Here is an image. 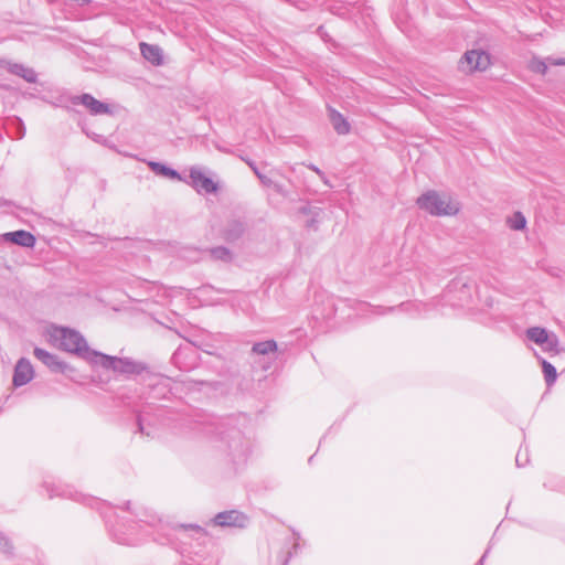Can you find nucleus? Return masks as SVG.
<instances>
[{"label": "nucleus", "mask_w": 565, "mask_h": 565, "mask_svg": "<svg viewBox=\"0 0 565 565\" xmlns=\"http://www.w3.org/2000/svg\"><path fill=\"white\" fill-rule=\"evenodd\" d=\"M41 489L45 491L50 499H72L99 511L106 524L109 526V532L113 539L119 544L137 545L142 541V539L139 537V533H142L143 536L154 535L156 533L158 535L162 534L167 536L168 530H170L169 523L164 522L152 510L142 507H136L132 509V503L130 501L125 502L124 509L129 511L134 518L127 520L121 518L116 520L113 524L110 515L108 514L113 513V508L98 498L77 492L70 487L63 486L51 479H45L41 484ZM177 529L183 531L191 530L195 533L203 532V529L198 524H175L174 526H171V530ZM153 540L159 541V537L153 536Z\"/></svg>", "instance_id": "f257e3e1"}, {"label": "nucleus", "mask_w": 565, "mask_h": 565, "mask_svg": "<svg viewBox=\"0 0 565 565\" xmlns=\"http://www.w3.org/2000/svg\"><path fill=\"white\" fill-rule=\"evenodd\" d=\"M139 384L141 385L140 398L145 401V405L136 414V433L156 438L159 436L160 428L170 426L178 416L172 408L154 403L168 401L173 394L171 379L149 367Z\"/></svg>", "instance_id": "f03ea898"}, {"label": "nucleus", "mask_w": 565, "mask_h": 565, "mask_svg": "<svg viewBox=\"0 0 565 565\" xmlns=\"http://www.w3.org/2000/svg\"><path fill=\"white\" fill-rule=\"evenodd\" d=\"M182 426L186 429L184 433L191 436H215L220 435L225 445L226 460L228 463V473L237 475L242 472L250 455L252 444L248 438L236 427H230V419L222 423H215L204 415L195 418H182Z\"/></svg>", "instance_id": "7ed1b4c3"}, {"label": "nucleus", "mask_w": 565, "mask_h": 565, "mask_svg": "<svg viewBox=\"0 0 565 565\" xmlns=\"http://www.w3.org/2000/svg\"><path fill=\"white\" fill-rule=\"evenodd\" d=\"M52 338L60 350L71 353L90 365L95 360L94 353H98L97 350L88 345L85 337L79 331L71 327L54 326Z\"/></svg>", "instance_id": "20e7f679"}, {"label": "nucleus", "mask_w": 565, "mask_h": 565, "mask_svg": "<svg viewBox=\"0 0 565 565\" xmlns=\"http://www.w3.org/2000/svg\"><path fill=\"white\" fill-rule=\"evenodd\" d=\"M95 360L92 366H100L106 371H111L117 375H122L126 379H136L138 382L141 381L148 369L150 367L147 363L134 360L128 356H116L109 355L98 351L94 353Z\"/></svg>", "instance_id": "39448f33"}, {"label": "nucleus", "mask_w": 565, "mask_h": 565, "mask_svg": "<svg viewBox=\"0 0 565 565\" xmlns=\"http://www.w3.org/2000/svg\"><path fill=\"white\" fill-rule=\"evenodd\" d=\"M416 204L419 210L427 212L433 216H454L460 211L459 203L448 193L436 190H427L422 193Z\"/></svg>", "instance_id": "423d86ee"}, {"label": "nucleus", "mask_w": 565, "mask_h": 565, "mask_svg": "<svg viewBox=\"0 0 565 565\" xmlns=\"http://www.w3.org/2000/svg\"><path fill=\"white\" fill-rule=\"evenodd\" d=\"M525 335L530 341L540 345L542 350L551 356L557 355L562 352L558 337L546 328L530 327L525 330Z\"/></svg>", "instance_id": "0eeeda50"}, {"label": "nucleus", "mask_w": 565, "mask_h": 565, "mask_svg": "<svg viewBox=\"0 0 565 565\" xmlns=\"http://www.w3.org/2000/svg\"><path fill=\"white\" fill-rule=\"evenodd\" d=\"M188 178L186 183L199 194H215L220 190L218 182L214 181L199 167H191Z\"/></svg>", "instance_id": "6e6552de"}, {"label": "nucleus", "mask_w": 565, "mask_h": 565, "mask_svg": "<svg viewBox=\"0 0 565 565\" xmlns=\"http://www.w3.org/2000/svg\"><path fill=\"white\" fill-rule=\"evenodd\" d=\"M33 354L53 373L70 375L71 373L75 372V369L72 365L61 360L56 354L46 351L45 349L35 347Z\"/></svg>", "instance_id": "1a4fd4ad"}, {"label": "nucleus", "mask_w": 565, "mask_h": 565, "mask_svg": "<svg viewBox=\"0 0 565 565\" xmlns=\"http://www.w3.org/2000/svg\"><path fill=\"white\" fill-rule=\"evenodd\" d=\"M248 516L237 510L223 511L211 520V524L220 527L244 529L248 524Z\"/></svg>", "instance_id": "9d476101"}, {"label": "nucleus", "mask_w": 565, "mask_h": 565, "mask_svg": "<svg viewBox=\"0 0 565 565\" xmlns=\"http://www.w3.org/2000/svg\"><path fill=\"white\" fill-rule=\"evenodd\" d=\"M72 105L84 106L90 115L98 116L104 114H111L109 104L96 99L92 94L83 93L81 95H73L70 97Z\"/></svg>", "instance_id": "9b49d317"}, {"label": "nucleus", "mask_w": 565, "mask_h": 565, "mask_svg": "<svg viewBox=\"0 0 565 565\" xmlns=\"http://www.w3.org/2000/svg\"><path fill=\"white\" fill-rule=\"evenodd\" d=\"M460 64L463 71H486L490 65V55L481 50L467 51L462 55Z\"/></svg>", "instance_id": "f8f14e48"}, {"label": "nucleus", "mask_w": 565, "mask_h": 565, "mask_svg": "<svg viewBox=\"0 0 565 565\" xmlns=\"http://www.w3.org/2000/svg\"><path fill=\"white\" fill-rule=\"evenodd\" d=\"M247 228L248 224L244 217H232L226 221L221 235L227 243H235L245 235Z\"/></svg>", "instance_id": "ddd939ff"}, {"label": "nucleus", "mask_w": 565, "mask_h": 565, "mask_svg": "<svg viewBox=\"0 0 565 565\" xmlns=\"http://www.w3.org/2000/svg\"><path fill=\"white\" fill-rule=\"evenodd\" d=\"M34 369L30 360L20 358L13 369L12 385L18 388L26 385L34 379Z\"/></svg>", "instance_id": "4468645a"}, {"label": "nucleus", "mask_w": 565, "mask_h": 565, "mask_svg": "<svg viewBox=\"0 0 565 565\" xmlns=\"http://www.w3.org/2000/svg\"><path fill=\"white\" fill-rule=\"evenodd\" d=\"M3 239L6 242H10L26 248H33L36 244V237L31 232L25 230L7 232L3 234Z\"/></svg>", "instance_id": "2eb2a0df"}, {"label": "nucleus", "mask_w": 565, "mask_h": 565, "mask_svg": "<svg viewBox=\"0 0 565 565\" xmlns=\"http://www.w3.org/2000/svg\"><path fill=\"white\" fill-rule=\"evenodd\" d=\"M300 536L297 532H292L284 543L280 553L277 555V563L280 565H287L294 554H297L299 548Z\"/></svg>", "instance_id": "dca6fc26"}, {"label": "nucleus", "mask_w": 565, "mask_h": 565, "mask_svg": "<svg viewBox=\"0 0 565 565\" xmlns=\"http://www.w3.org/2000/svg\"><path fill=\"white\" fill-rule=\"evenodd\" d=\"M147 166L150 169V171L158 177L166 178L172 181L184 180L178 170L173 169L172 167L168 166L164 162L150 160L147 162Z\"/></svg>", "instance_id": "f3484780"}, {"label": "nucleus", "mask_w": 565, "mask_h": 565, "mask_svg": "<svg viewBox=\"0 0 565 565\" xmlns=\"http://www.w3.org/2000/svg\"><path fill=\"white\" fill-rule=\"evenodd\" d=\"M328 118L338 135H348L351 130V125L348 119L335 108L328 105Z\"/></svg>", "instance_id": "a211bd4d"}, {"label": "nucleus", "mask_w": 565, "mask_h": 565, "mask_svg": "<svg viewBox=\"0 0 565 565\" xmlns=\"http://www.w3.org/2000/svg\"><path fill=\"white\" fill-rule=\"evenodd\" d=\"M142 57L154 66L163 64V52L159 45L141 42L139 44Z\"/></svg>", "instance_id": "6ab92c4d"}, {"label": "nucleus", "mask_w": 565, "mask_h": 565, "mask_svg": "<svg viewBox=\"0 0 565 565\" xmlns=\"http://www.w3.org/2000/svg\"><path fill=\"white\" fill-rule=\"evenodd\" d=\"M7 64V71L15 76H19L23 78L28 83H36L38 81V74L36 72L28 67L21 63H12V62H6Z\"/></svg>", "instance_id": "aec40b11"}, {"label": "nucleus", "mask_w": 565, "mask_h": 565, "mask_svg": "<svg viewBox=\"0 0 565 565\" xmlns=\"http://www.w3.org/2000/svg\"><path fill=\"white\" fill-rule=\"evenodd\" d=\"M3 126L7 136L12 139H22L25 136V126L20 117L7 118Z\"/></svg>", "instance_id": "412c9836"}, {"label": "nucleus", "mask_w": 565, "mask_h": 565, "mask_svg": "<svg viewBox=\"0 0 565 565\" xmlns=\"http://www.w3.org/2000/svg\"><path fill=\"white\" fill-rule=\"evenodd\" d=\"M534 354H535V358H536L537 362L541 365L542 373L544 375V380H545L546 385L548 387L554 385L556 380H557L556 367L551 362L545 360L543 356L537 354L536 352H534Z\"/></svg>", "instance_id": "4be33fe9"}, {"label": "nucleus", "mask_w": 565, "mask_h": 565, "mask_svg": "<svg viewBox=\"0 0 565 565\" xmlns=\"http://www.w3.org/2000/svg\"><path fill=\"white\" fill-rule=\"evenodd\" d=\"M206 253L210 255V258L215 262H222L224 264H230L234 259L233 252L226 246H215L206 249Z\"/></svg>", "instance_id": "5701e85b"}, {"label": "nucleus", "mask_w": 565, "mask_h": 565, "mask_svg": "<svg viewBox=\"0 0 565 565\" xmlns=\"http://www.w3.org/2000/svg\"><path fill=\"white\" fill-rule=\"evenodd\" d=\"M277 350V342L274 339H269L253 343L250 353L255 355H268L270 353H276Z\"/></svg>", "instance_id": "b1692460"}, {"label": "nucleus", "mask_w": 565, "mask_h": 565, "mask_svg": "<svg viewBox=\"0 0 565 565\" xmlns=\"http://www.w3.org/2000/svg\"><path fill=\"white\" fill-rule=\"evenodd\" d=\"M300 213L309 216L305 222V226L307 228L317 230V224L319 223L322 210L317 206L303 205L300 207Z\"/></svg>", "instance_id": "393cba45"}, {"label": "nucleus", "mask_w": 565, "mask_h": 565, "mask_svg": "<svg viewBox=\"0 0 565 565\" xmlns=\"http://www.w3.org/2000/svg\"><path fill=\"white\" fill-rule=\"evenodd\" d=\"M509 227L513 231H522L526 227V218L522 212L516 211L507 221Z\"/></svg>", "instance_id": "a878e982"}, {"label": "nucleus", "mask_w": 565, "mask_h": 565, "mask_svg": "<svg viewBox=\"0 0 565 565\" xmlns=\"http://www.w3.org/2000/svg\"><path fill=\"white\" fill-rule=\"evenodd\" d=\"M543 486L548 490L565 491V479L559 476L552 475L546 477V479L543 482Z\"/></svg>", "instance_id": "bb28decb"}, {"label": "nucleus", "mask_w": 565, "mask_h": 565, "mask_svg": "<svg viewBox=\"0 0 565 565\" xmlns=\"http://www.w3.org/2000/svg\"><path fill=\"white\" fill-rule=\"evenodd\" d=\"M529 68L531 72L533 73H536V74H540V75H545L548 71V67H547V64L545 62V60L539 57V56H533L530 62H529Z\"/></svg>", "instance_id": "cd10ccee"}, {"label": "nucleus", "mask_w": 565, "mask_h": 565, "mask_svg": "<svg viewBox=\"0 0 565 565\" xmlns=\"http://www.w3.org/2000/svg\"><path fill=\"white\" fill-rule=\"evenodd\" d=\"M243 160L250 168V170L257 177V179L259 180V182L262 183L263 186L265 184H269L270 183V178H268L267 175H265L264 173L260 172L257 163L254 160H252L249 158H246V159H243Z\"/></svg>", "instance_id": "c85d7f7f"}, {"label": "nucleus", "mask_w": 565, "mask_h": 565, "mask_svg": "<svg viewBox=\"0 0 565 565\" xmlns=\"http://www.w3.org/2000/svg\"><path fill=\"white\" fill-rule=\"evenodd\" d=\"M13 551L14 547L11 540L7 535L0 533V553L4 554L8 557H12Z\"/></svg>", "instance_id": "c756f323"}, {"label": "nucleus", "mask_w": 565, "mask_h": 565, "mask_svg": "<svg viewBox=\"0 0 565 565\" xmlns=\"http://www.w3.org/2000/svg\"><path fill=\"white\" fill-rule=\"evenodd\" d=\"M412 306H413L412 302H402L397 307H376L375 308V313L383 316V315H386V313H390V312H394L395 310L406 311Z\"/></svg>", "instance_id": "7c9ffc66"}, {"label": "nucleus", "mask_w": 565, "mask_h": 565, "mask_svg": "<svg viewBox=\"0 0 565 565\" xmlns=\"http://www.w3.org/2000/svg\"><path fill=\"white\" fill-rule=\"evenodd\" d=\"M264 186L273 189L276 193H278V194H280L282 196H288L289 193H290L285 184L280 183L278 181H275L273 179H270V183L269 184H265Z\"/></svg>", "instance_id": "2f4dec72"}, {"label": "nucleus", "mask_w": 565, "mask_h": 565, "mask_svg": "<svg viewBox=\"0 0 565 565\" xmlns=\"http://www.w3.org/2000/svg\"><path fill=\"white\" fill-rule=\"evenodd\" d=\"M83 132L88 137L90 138L92 140H94L95 142L97 143H100V145H105L106 141H107V138L103 135H99V134H96V132H89L86 128L83 127Z\"/></svg>", "instance_id": "473e14b6"}, {"label": "nucleus", "mask_w": 565, "mask_h": 565, "mask_svg": "<svg viewBox=\"0 0 565 565\" xmlns=\"http://www.w3.org/2000/svg\"><path fill=\"white\" fill-rule=\"evenodd\" d=\"M182 354L183 352L179 349L171 356L172 363L180 370L184 369V366L181 364Z\"/></svg>", "instance_id": "72a5a7b5"}, {"label": "nucleus", "mask_w": 565, "mask_h": 565, "mask_svg": "<svg viewBox=\"0 0 565 565\" xmlns=\"http://www.w3.org/2000/svg\"><path fill=\"white\" fill-rule=\"evenodd\" d=\"M529 462L527 454L523 456L522 450L520 449L515 456V463L518 467H524Z\"/></svg>", "instance_id": "f704fd0d"}, {"label": "nucleus", "mask_w": 565, "mask_h": 565, "mask_svg": "<svg viewBox=\"0 0 565 565\" xmlns=\"http://www.w3.org/2000/svg\"><path fill=\"white\" fill-rule=\"evenodd\" d=\"M461 285L462 288H469L467 282H461L460 280H452L448 286V291H452L454 289H457L458 286Z\"/></svg>", "instance_id": "c9c22d12"}, {"label": "nucleus", "mask_w": 565, "mask_h": 565, "mask_svg": "<svg viewBox=\"0 0 565 565\" xmlns=\"http://www.w3.org/2000/svg\"><path fill=\"white\" fill-rule=\"evenodd\" d=\"M547 61L555 66H565V57H548Z\"/></svg>", "instance_id": "e433bc0d"}, {"label": "nucleus", "mask_w": 565, "mask_h": 565, "mask_svg": "<svg viewBox=\"0 0 565 565\" xmlns=\"http://www.w3.org/2000/svg\"><path fill=\"white\" fill-rule=\"evenodd\" d=\"M306 167L308 169H310L311 171H313L315 173H317L318 175H323V171L319 167H317L316 164L308 163V164H306Z\"/></svg>", "instance_id": "4c0bfd02"}, {"label": "nucleus", "mask_w": 565, "mask_h": 565, "mask_svg": "<svg viewBox=\"0 0 565 565\" xmlns=\"http://www.w3.org/2000/svg\"><path fill=\"white\" fill-rule=\"evenodd\" d=\"M317 33L324 40L327 41V38H328V33L326 32L324 28L322 25L318 26L317 29Z\"/></svg>", "instance_id": "58836bf2"}, {"label": "nucleus", "mask_w": 565, "mask_h": 565, "mask_svg": "<svg viewBox=\"0 0 565 565\" xmlns=\"http://www.w3.org/2000/svg\"><path fill=\"white\" fill-rule=\"evenodd\" d=\"M319 178L321 179V181L328 186V188H333V185L331 184L329 178L326 175V173L323 172V175H319Z\"/></svg>", "instance_id": "ea45409f"}, {"label": "nucleus", "mask_w": 565, "mask_h": 565, "mask_svg": "<svg viewBox=\"0 0 565 565\" xmlns=\"http://www.w3.org/2000/svg\"><path fill=\"white\" fill-rule=\"evenodd\" d=\"M489 553V550L484 552V554L481 556V558L476 563V565H483V562Z\"/></svg>", "instance_id": "a19ab883"}, {"label": "nucleus", "mask_w": 565, "mask_h": 565, "mask_svg": "<svg viewBox=\"0 0 565 565\" xmlns=\"http://www.w3.org/2000/svg\"><path fill=\"white\" fill-rule=\"evenodd\" d=\"M9 398H10V395H7V396L4 397V403H7V402L9 401Z\"/></svg>", "instance_id": "79ce46f5"}, {"label": "nucleus", "mask_w": 565, "mask_h": 565, "mask_svg": "<svg viewBox=\"0 0 565 565\" xmlns=\"http://www.w3.org/2000/svg\"><path fill=\"white\" fill-rule=\"evenodd\" d=\"M3 140L2 132L0 131V142Z\"/></svg>", "instance_id": "37998d69"}]
</instances>
